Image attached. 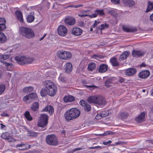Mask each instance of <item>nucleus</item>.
<instances>
[{"label": "nucleus", "instance_id": "nucleus-1", "mask_svg": "<svg viewBox=\"0 0 153 153\" xmlns=\"http://www.w3.org/2000/svg\"><path fill=\"white\" fill-rule=\"evenodd\" d=\"M45 88H42L40 91L42 97L46 96L47 94L51 96H54L57 92V87L55 84L51 80H45L44 83Z\"/></svg>", "mask_w": 153, "mask_h": 153}, {"label": "nucleus", "instance_id": "nucleus-55", "mask_svg": "<svg viewBox=\"0 0 153 153\" xmlns=\"http://www.w3.org/2000/svg\"><path fill=\"white\" fill-rule=\"evenodd\" d=\"M120 0H111V2L114 4H119L120 3Z\"/></svg>", "mask_w": 153, "mask_h": 153}, {"label": "nucleus", "instance_id": "nucleus-41", "mask_svg": "<svg viewBox=\"0 0 153 153\" xmlns=\"http://www.w3.org/2000/svg\"><path fill=\"white\" fill-rule=\"evenodd\" d=\"M108 13L114 16H115L117 15V13L114 9L109 10L107 11Z\"/></svg>", "mask_w": 153, "mask_h": 153}, {"label": "nucleus", "instance_id": "nucleus-49", "mask_svg": "<svg viewBox=\"0 0 153 153\" xmlns=\"http://www.w3.org/2000/svg\"><path fill=\"white\" fill-rule=\"evenodd\" d=\"M85 86L87 88H88L90 90H92L96 88V86L94 85H85Z\"/></svg>", "mask_w": 153, "mask_h": 153}, {"label": "nucleus", "instance_id": "nucleus-34", "mask_svg": "<svg viewBox=\"0 0 153 153\" xmlns=\"http://www.w3.org/2000/svg\"><path fill=\"white\" fill-rule=\"evenodd\" d=\"M6 40V36L3 33H0V42L4 43Z\"/></svg>", "mask_w": 153, "mask_h": 153}, {"label": "nucleus", "instance_id": "nucleus-2", "mask_svg": "<svg viewBox=\"0 0 153 153\" xmlns=\"http://www.w3.org/2000/svg\"><path fill=\"white\" fill-rule=\"evenodd\" d=\"M80 111L76 108H71L67 110L65 113L64 116L66 120L69 121L78 117L80 115Z\"/></svg>", "mask_w": 153, "mask_h": 153}, {"label": "nucleus", "instance_id": "nucleus-64", "mask_svg": "<svg viewBox=\"0 0 153 153\" xmlns=\"http://www.w3.org/2000/svg\"><path fill=\"white\" fill-rule=\"evenodd\" d=\"M150 19L151 21L153 22V13L150 15Z\"/></svg>", "mask_w": 153, "mask_h": 153}, {"label": "nucleus", "instance_id": "nucleus-6", "mask_svg": "<svg viewBox=\"0 0 153 153\" xmlns=\"http://www.w3.org/2000/svg\"><path fill=\"white\" fill-rule=\"evenodd\" d=\"M46 141L47 143L50 145L56 146L58 144L56 137L53 134L48 135L47 136Z\"/></svg>", "mask_w": 153, "mask_h": 153}, {"label": "nucleus", "instance_id": "nucleus-35", "mask_svg": "<svg viewBox=\"0 0 153 153\" xmlns=\"http://www.w3.org/2000/svg\"><path fill=\"white\" fill-rule=\"evenodd\" d=\"M110 62L112 65L114 66H117L119 65L117 59L116 58H113L110 60Z\"/></svg>", "mask_w": 153, "mask_h": 153}, {"label": "nucleus", "instance_id": "nucleus-22", "mask_svg": "<svg viewBox=\"0 0 153 153\" xmlns=\"http://www.w3.org/2000/svg\"><path fill=\"white\" fill-rule=\"evenodd\" d=\"M145 53L143 51L135 50H133L132 53L133 56L138 57L143 56Z\"/></svg>", "mask_w": 153, "mask_h": 153}, {"label": "nucleus", "instance_id": "nucleus-21", "mask_svg": "<svg viewBox=\"0 0 153 153\" xmlns=\"http://www.w3.org/2000/svg\"><path fill=\"white\" fill-rule=\"evenodd\" d=\"M137 71L135 69L130 68L127 69L125 71V74L126 75L131 76L135 74Z\"/></svg>", "mask_w": 153, "mask_h": 153}, {"label": "nucleus", "instance_id": "nucleus-9", "mask_svg": "<svg viewBox=\"0 0 153 153\" xmlns=\"http://www.w3.org/2000/svg\"><path fill=\"white\" fill-rule=\"evenodd\" d=\"M30 145L27 143H21L16 145V147L17 149L20 150H26L30 148Z\"/></svg>", "mask_w": 153, "mask_h": 153}, {"label": "nucleus", "instance_id": "nucleus-27", "mask_svg": "<svg viewBox=\"0 0 153 153\" xmlns=\"http://www.w3.org/2000/svg\"><path fill=\"white\" fill-rule=\"evenodd\" d=\"M128 114L127 112H121L117 115L118 118L123 120L127 118L128 116Z\"/></svg>", "mask_w": 153, "mask_h": 153}, {"label": "nucleus", "instance_id": "nucleus-36", "mask_svg": "<svg viewBox=\"0 0 153 153\" xmlns=\"http://www.w3.org/2000/svg\"><path fill=\"white\" fill-rule=\"evenodd\" d=\"M87 101L90 103L96 104V96H91L89 97L87 99Z\"/></svg>", "mask_w": 153, "mask_h": 153}, {"label": "nucleus", "instance_id": "nucleus-57", "mask_svg": "<svg viewBox=\"0 0 153 153\" xmlns=\"http://www.w3.org/2000/svg\"><path fill=\"white\" fill-rule=\"evenodd\" d=\"M1 58L4 60L8 58V56L7 55H3Z\"/></svg>", "mask_w": 153, "mask_h": 153}, {"label": "nucleus", "instance_id": "nucleus-46", "mask_svg": "<svg viewBox=\"0 0 153 153\" xmlns=\"http://www.w3.org/2000/svg\"><path fill=\"white\" fill-rule=\"evenodd\" d=\"M135 2L133 0H129L128 2V4L127 7H131L135 5Z\"/></svg>", "mask_w": 153, "mask_h": 153}, {"label": "nucleus", "instance_id": "nucleus-60", "mask_svg": "<svg viewBox=\"0 0 153 153\" xmlns=\"http://www.w3.org/2000/svg\"><path fill=\"white\" fill-rule=\"evenodd\" d=\"M78 16H79L81 17V18H83L85 17L88 16V14H79L78 15Z\"/></svg>", "mask_w": 153, "mask_h": 153}, {"label": "nucleus", "instance_id": "nucleus-10", "mask_svg": "<svg viewBox=\"0 0 153 153\" xmlns=\"http://www.w3.org/2000/svg\"><path fill=\"white\" fill-rule=\"evenodd\" d=\"M1 137L3 139L7 140L9 142H12L14 141V138L12 137L10 134L7 132L3 133Z\"/></svg>", "mask_w": 153, "mask_h": 153}, {"label": "nucleus", "instance_id": "nucleus-61", "mask_svg": "<svg viewBox=\"0 0 153 153\" xmlns=\"http://www.w3.org/2000/svg\"><path fill=\"white\" fill-rule=\"evenodd\" d=\"M0 128L1 129H3L5 128L6 127V126L2 123H1L0 124Z\"/></svg>", "mask_w": 153, "mask_h": 153}, {"label": "nucleus", "instance_id": "nucleus-42", "mask_svg": "<svg viewBox=\"0 0 153 153\" xmlns=\"http://www.w3.org/2000/svg\"><path fill=\"white\" fill-rule=\"evenodd\" d=\"M30 100L36 99L37 97L36 94L35 93H32L29 94Z\"/></svg>", "mask_w": 153, "mask_h": 153}, {"label": "nucleus", "instance_id": "nucleus-16", "mask_svg": "<svg viewBox=\"0 0 153 153\" xmlns=\"http://www.w3.org/2000/svg\"><path fill=\"white\" fill-rule=\"evenodd\" d=\"M109 114V110L102 111L100 114L97 113L96 115V120L100 119L103 117H105L108 115Z\"/></svg>", "mask_w": 153, "mask_h": 153}, {"label": "nucleus", "instance_id": "nucleus-54", "mask_svg": "<svg viewBox=\"0 0 153 153\" xmlns=\"http://www.w3.org/2000/svg\"><path fill=\"white\" fill-rule=\"evenodd\" d=\"M1 117H8L9 115L6 111H4L1 114Z\"/></svg>", "mask_w": 153, "mask_h": 153}, {"label": "nucleus", "instance_id": "nucleus-51", "mask_svg": "<svg viewBox=\"0 0 153 153\" xmlns=\"http://www.w3.org/2000/svg\"><path fill=\"white\" fill-rule=\"evenodd\" d=\"M129 0H122V3L126 7L127 6Z\"/></svg>", "mask_w": 153, "mask_h": 153}, {"label": "nucleus", "instance_id": "nucleus-13", "mask_svg": "<svg viewBox=\"0 0 153 153\" xmlns=\"http://www.w3.org/2000/svg\"><path fill=\"white\" fill-rule=\"evenodd\" d=\"M42 112H48V113L51 116L53 115L54 112V110L53 107L51 105L45 106L42 110Z\"/></svg>", "mask_w": 153, "mask_h": 153}, {"label": "nucleus", "instance_id": "nucleus-63", "mask_svg": "<svg viewBox=\"0 0 153 153\" xmlns=\"http://www.w3.org/2000/svg\"><path fill=\"white\" fill-rule=\"evenodd\" d=\"M83 6V5L82 4L75 5L74 8H78L80 7H82Z\"/></svg>", "mask_w": 153, "mask_h": 153}, {"label": "nucleus", "instance_id": "nucleus-50", "mask_svg": "<svg viewBox=\"0 0 153 153\" xmlns=\"http://www.w3.org/2000/svg\"><path fill=\"white\" fill-rule=\"evenodd\" d=\"M149 116L150 119L153 121V108L151 110L149 114Z\"/></svg>", "mask_w": 153, "mask_h": 153}, {"label": "nucleus", "instance_id": "nucleus-33", "mask_svg": "<svg viewBox=\"0 0 153 153\" xmlns=\"http://www.w3.org/2000/svg\"><path fill=\"white\" fill-rule=\"evenodd\" d=\"M33 88L32 86L26 87L24 88L23 89V91L25 93H28L32 91H33Z\"/></svg>", "mask_w": 153, "mask_h": 153}, {"label": "nucleus", "instance_id": "nucleus-12", "mask_svg": "<svg viewBox=\"0 0 153 153\" xmlns=\"http://www.w3.org/2000/svg\"><path fill=\"white\" fill-rule=\"evenodd\" d=\"M64 22L66 25H72L75 23V20L72 17L68 16L65 19Z\"/></svg>", "mask_w": 153, "mask_h": 153}, {"label": "nucleus", "instance_id": "nucleus-23", "mask_svg": "<svg viewBox=\"0 0 153 153\" xmlns=\"http://www.w3.org/2000/svg\"><path fill=\"white\" fill-rule=\"evenodd\" d=\"M79 103L81 105L84 107L85 111H89L90 110L91 107L90 105L85 101L84 100H81Z\"/></svg>", "mask_w": 153, "mask_h": 153}, {"label": "nucleus", "instance_id": "nucleus-45", "mask_svg": "<svg viewBox=\"0 0 153 153\" xmlns=\"http://www.w3.org/2000/svg\"><path fill=\"white\" fill-rule=\"evenodd\" d=\"M34 61V59L33 58H29L26 57L25 64H30L31 63Z\"/></svg>", "mask_w": 153, "mask_h": 153}, {"label": "nucleus", "instance_id": "nucleus-30", "mask_svg": "<svg viewBox=\"0 0 153 153\" xmlns=\"http://www.w3.org/2000/svg\"><path fill=\"white\" fill-rule=\"evenodd\" d=\"M129 53L127 51H124L120 56L119 59L122 60L126 59L129 55Z\"/></svg>", "mask_w": 153, "mask_h": 153}, {"label": "nucleus", "instance_id": "nucleus-29", "mask_svg": "<svg viewBox=\"0 0 153 153\" xmlns=\"http://www.w3.org/2000/svg\"><path fill=\"white\" fill-rule=\"evenodd\" d=\"M39 108V104L38 102H34L32 105L31 107V110L33 111H37Z\"/></svg>", "mask_w": 153, "mask_h": 153}, {"label": "nucleus", "instance_id": "nucleus-25", "mask_svg": "<svg viewBox=\"0 0 153 153\" xmlns=\"http://www.w3.org/2000/svg\"><path fill=\"white\" fill-rule=\"evenodd\" d=\"M34 13L33 12L30 13L26 18L27 21L28 23L32 22L34 21Z\"/></svg>", "mask_w": 153, "mask_h": 153}, {"label": "nucleus", "instance_id": "nucleus-20", "mask_svg": "<svg viewBox=\"0 0 153 153\" xmlns=\"http://www.w3.org/2000/svg\"><path fill=\"white\" fill-rule=\"evenodd\" d=\"M145 113L143 112L138 116V117L135 119V120L139 123L143 122L145 120Z\"/></svg>", "mask_w": 153, "mask_h": 153}, {"label": "nucleus", "instance_id": "nucleus-24", "mask_svg": "<svg viewBox=\"0 0 153 153\" xmlns=\"http://www.w3.org/2000/svg\"><path fill=\"white\" fill-rule=\"evenodd\" d=\"M6 22L4 18H0V31H2L6 29Z\"/></svg>", "mask_w": 153, "mask_h": 153}, {"label": "nucleus", "instance_id": "nucleus-17", "mask_svg": "<svg viewBox=\"0 0 153 153\" xmlns=\"http://www.w3.org/2000/svg\"><path fill=\"white\" fill-rule=\"evenodd\" d=\"M149 75L150 72L149 71L146 70L140 72L139 74V76L141 78L145 79L147 78Z\"/></svg>", "mask_w": 153, "mask_h": 153}, {"label": "nucleus", "instance_id": "nucleus-26", "mask_svg": "<svg viewBox=\"0 0 153 153\" xmlns=\"http://www.w3.org/2000/svg\"><path fill=\"white\" fill-rule=\"evenodd\" d=\"M108 68V66L105 64H101L99 67L98 71L100 73L105 72L107 71Z\"/></svg>", "mask_w": 153, "mask_h": 153}, {"label": "nucleus", "instance_id": "nucleus-43", "mask_svg": "<svg viewBox=\"0 0 153 153\" xmlns=\"http://www.w3.org/2000/svg\"><path fill=\"white\" fill-rule=\"evenodd\" d=\"M38 133L34 132L32 131H28V133L29 135L32 137H36L37 136Z\"/></svg>", "mask_w": 153, "mask_h": 153}, {"label": "nucleus", "instance_id": "nucleus-8", "mask_svg": "<svg viewBox=\"0 0 153 153\" xmlns=\"http://www.w3.org/2000/svg\"><path fill=\"white\" fill-rule=\"evenodd\" d=\"M106 104V101L104 98L100 95L96 96V104L100 106L101 108Z\"/></svg>", "mask_w": 153, "mask_h": 153}, {"label": "nucleus", "instance_id": "nucleus-58", "mask_svg": "<svg viewBox=\"0 0 153 153\" xmlns=\"http://www.w3.org/2000/svg\"><path fill=\"white\" fill-rule=\"evenodd\" d=\"M111 140H109L107 142H103L102 143V144L104 145H107L108 144H110L111 143Z\"/></svg>", "mask_w": 153, "mask_h": 153}, {"label": "nucleus", "instance_id": "nucleus-31", "mask_svg": "<svg viewBox=\"0 0 153 153\" xmlns=\"http://www.w3.org/2000/svg\"><path fill=\"white\" fill-rule=\"evenodd\" d=\"M152 9H153V2L151 1H149L145 12L146 13H148L151 11Z\"/></svg>", "mask_w": 153, "mask_h": 153}, {"label": "nucleus", "instance_id": "nucleus-7", "mask_svg": "<svg viewBox=\"0 0 153 153\" xmlns=\"http://www.w3.org/2000/svg\"><path fill=\"white\" fill-rule=\"evenodd\" d=\"M58 35L62 37L65 36L68 33V30L65 26L63 25L59 26L57 29Z\"/></svg>", "mask_w": 153, "mask_h": 153}, {"label": "nucleus", "instance_id": "nucleus-40", "mask_svg": "<svg viewBox=\"0 0 153 153\" xmlns=\"http://www.w3.org/2000/svg\"><path fill=\"white\" fill-rule=\"evenodd\" d=\"M109 25L106 24H102L100 26H99L97 28L101 30L107 28L109 27Z\"/></svg>", "mask_w": 153, "mask_h": 153}, {"label": "nucleus", "instance_id": "nucleus-11", "mask_svg": "<svg viewBox=\"0 0 153 153\" xmlns=\"http://www.w3.org/2000/svg\"><path fill=\"white\" fill-rule=\"evenodd\" d=\"M15 59L20 65H24L25 64V61L26 60L25 57L17 56L15 57Z\"/></svg>", "mask_w": 153, "mask_h": 153}, {"label": "nucleus", "instance_id": "nucleus-37", "mask_svg": "<svg viewBox=\"0 0 153 153\" xmlns=\"http://www.w3.org/2000/svg\"><path fill=\"white\" fill-rule=\"evenodd\" d=\"M114 132L111 131H107L105 132L103 134H96V137L98 136H107L108 135H113L114 134Z\"/></svg>", "mask_w": 153, "mask_h": 153}, {"label": "nucleus", "instance_id": "nucleus-4", "mask_svg": "<svg viewBox=\"0 0 153 153\" xmlns=\"http://www.w3.org/2000/svg\"><path fill=\"white\" fill-rule=\"evenodd\" d=\"M40 119L38 123V126L42 128V131L46 129V126L48 123V116L45 114H42L40 116Z\"/></svg>", "mask_w": 153, "mask_h": 153}, {"label": "nucleus", "instance_id": "nucleus-28", "mask_svg": "<svg viewBox=\"0 0 153 153\" xmlns=\"http://www.w3.org/2000/svg\"><path fill=\"white\" fill-rule=\"evenodd\" d=\"M65 68L66 72L68 73H70L73 69L72 65L70 62H68L65 65Z\"/></svg>", "mask_w": 153, "mask_h": 153}, {"label": "nucleus", "instance_id": "nucleus-53", "mask_svg": "<svg viewBox=\"0 0 153 153\" xmlns=\"http://www.w3.org/2000/svg\"><path fill=\"white\" fill-rule=\"evenodd\" d=\"M126 144V142L120 141L116 143L115 144L113 145V146L119 145H124Z\"/></svg>", "mask_w": 153, "mask_h": 153}, {"label": "nucleus", "instance_id": "nucleus-32", "mask_svg": "<svg viewBox=\"0 0 153 153\" xmlns=\"http://www.w3.org/2000/svg\"><path fill=\"white\" fill-rule=\"evenodd\" d=\"M24 115L27 120L31 121L32 120L33 118L30 115V112L28 111H27L25 113Z\"/></svg>", "mask_w": 153, "mask_h": 153}, {"label": "nucleus", "instance_id": "nucleus-47", "mask_svg": "<svg viewBox=\"0 0 153 153\" xmlns=\"http://www.w3.org/2000/svg\"><path fill=\"white\" fill-rule=\"evenodd\" d=\"M98 15L100 16H102L105 14V13L103 10H96V15Z\"/></svg>", "mask_w": 153, "mask_h": 153}, {"label": "nucleus", "instance_id": "nucleus-44", "mask_svg": "<svg viewBox=\"0 0 153 153\" xmlns=\"http://www.w3.org/2000/svg\"><path fill=\"white\" fill-rule=\"evenodd\" d=\"M5 86L3 84H0V95L1 94L5 91Z\"/></svg>", "mask_w": 153, "mask_h": 153}, {"label": "nucleus", "instance_id": "nucleus-62", "mask_svg": "<svg viewBox=\"0 0 153 153\" xmlns=\"http://www.w3.org/2000/svg\"><path fill=\"white\" fill-rule=\"evenodd\" d=\"M61 135L62 137H65V132L64 130H63V131H61Z\"/></svg>", "mask_w": 153, "mask_h": 153}, {"label": "nucleus", "instance_id": "nucleus-56", "mask_svg": "<svg viewBox=\"0 0 153 153\" xmlns=\"http://www.w3.org/2000/svg\"><path fill=\"white\" fill-rule=\"evenodd\" d=\"M125 81V79L121 77H119V81L120 83L123 82Z\"/></svg>", "mask_w": 153, "mask_h": 153}, {"label": "nucleus", "instance_id": "nucleus-52", "mask_svg": "<svg viewBox=\"0 0 153 153\" xmlns=\"http://www.w3.org/2000/svg\"><path fill=\"white\" fill-rule=\"evenodd\" d=\"M23 100L26 102H27L28 100H30L29 95H27L23 98Z\"/></svg>", "mask_w": 153, "mask_h": 153}, {"label": "nucleus", "instance_id": "nucleus-5", "mask_svg": "<svg viewBox=\"0 0 153 153\" xmlns=\"http://www.w3.org/2000/svg\"><path fill=\"white\" fill-rule=\"evenodd\" d=\"M57 55L60 58L64 60L70 59L72 57V54L70 52L63 51H58Z\"/></svg>", "mask_w": 153, "mask_h": 153}, {"label": "nucleus", "instance_id": "nucleus-14", "mask_svg": "<svg viewBox=\"0 0 153 153\" xmlns=\"http://www.w3.org/2000/svg\"><path fill=\"white\" fill-rule=\"evenodd\" d=\"M82 30L80 28L74 27L72 29V33L75 36L81 35L82 33Z\"/></svg>", "mask_w": 153, "mask_h": 153}, {"label": "nucleus", "instance_id": "nucleus-3", "mask_svg": "<svg viewBox=\"0 0 153 153\" xmlns=\"http://www.w3.org/2000/svg\"><path fill=\"white\" fill-rule=\"evenodd\" d=\"M19 32L22 35L28 39L32 38L34 36V32L29 28L21 27L20 28Z\"/></svg>", "mask_w": 153, "mask_h": 153}, {"label": "nucleus", "instance_id": "nucleus-15", "mask_svg": "<svg viewBox=\"0 0 153 153\" xmlns=\"http://www.w3.org/2000/svg\"><path fill=\"white\" fill-rule=\"evenodd\" d=\"M16 18L20 23H23L24 20L22 13L19 10H17L15 12Z\"/></svg>", "mask_w": 153, "mask_h": 153}, {"label": "nucleus", "instance_id": "nucleus-39", "mask_svg": "<svg viewBox=\"0 0 153 153\" xmlns=\"http://www.w3.org/2000/svg\"><path fill=\"white\" fill-rule=\"evenodd\" d=\"M112 79H108L106 80L105 82V85L108 88L110 87L112 83Z\"/></svg>", "mask_w": 153, "mask_h": 153}, {"label": "nucleus", "instance_id": "nucleus-38", "mask_svg": "<svg viewBox=\"0 0 153 153\" xmlns=\"http://www.w3.org/2000/svg\"><path fill=\"white\" fill-rule=\"evenodd\" d=\"M96 67V64L94 62H91L89 64L88 67V70L92 71Z\"/></svg>", "mask_w": 153, "mask_h": 153}, {"label": "nucleus", "instance_id": "nucleus-19", "mask_svg": "<svg viewBox=\"0 0 153 153\" xmlns=\"http://www.w3.org/2000/svg\"><path fill=\"white\" fill-rule=\"evenodd\" d=\"M64 101L65 102H70L75 101L74 97L71 95H69L65 96L63 97Z\"/></svg>", "mask_w": 153, "mask_h": 153}, {"label": "nucleus", "instance_id": "nucleus-59", "mask_svg": "<svg viewBox=\"0 0 153 153\" xmlns=\"http://www.w3.org/2000/svg\"><path fill=\"white\" fill-rule=\"evenodd\" d=\"M88 16L90 18H95L96 17V13H94L91 15H89L88 14Z\"/></svg>", "mask_w": 153, "mask_h": 153}, {"label": "nucleus", "instance_id": "nucleus-48", "mask_svg": "<svg viewBox=\"0 0 153 153\" xmlns=\"http://www.w3.org/2000/svg\"><path fill=\"white\" fill-rule=\"evenodd\" d=\"M0 62L1 63H4L5 64V66L7 67H12L13 66V65L11 63L6 62H5V61L4 60H1Z\"/></svg>", "mask_w": 153, "mask_h": 153}, {"label": "nucleus", "instance_id": "nucleus-18", "mask_svg": "<svg viewBox=\"0 0 153 153\" xmlns=\"http://www.w3.org/2000/svg\"><path fill=\"white\" fill-rule=\"evenodd\" d=\"M122 28L125 32H135L137 31L136 27H129L126 26H123Z\"/></svg>", "mask_w": 153, "mask_h": 153}]
</instances>
